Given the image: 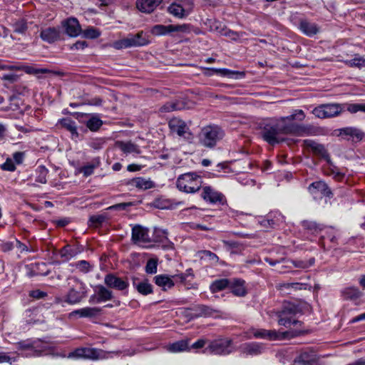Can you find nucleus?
Here are the masks:
<instances>
[{
  "instance_id": "nucleus-1",
  "label": "nucleus",
  "mask_w": 365,
  "mask_h": 365,
  "mask_svg": "<svg viewBox=\"0 0 365 365\" xmlns=\"http://www.w3.org/2000/svg\"><path fill=\"white\" fill-rule=\"evenodd\" d=\"M259 128L262 138L269 145H274L284 141L282 135H291L294 126L285 124L280 118H269L263 120Z\"/></svg>"
},
{
  "instance_id": "nucleus-2",
  "label": "nucleus",
  "mask_w": 365,
  "mask_h": 365,
  "mask_svg": "<svg viewBox=\"0 0 365 365\" xmlns=\"http://www.w3.org/2000/svg\"><path fill=\"white\" fill-rule=\"evenodd\" d=\"M110 353L119 355L121 351H110ZM110 352L105 351L102 349L96 348H88V347H80L76 349L72 352H70L68 355V358L71 359H84L91 360H98L107 359L108 354Z\"/></svg>"
},
{
  "instance_id": "nucleus-3",
  "label": "nucleus",
  "mask_w": 365,
  "mask_h": 365,
  "mask_svg": "<svg viewBox=\"0 0 365 365\" xmlns=\"http://www.w3.org/2000/svg\"><path fill=\"white\" fill-rule=\"evenodd\" d=\"M202 183L200 176L192 173H187L179 176L176 182V185L181 191L192 193L200 189Z\"/></svg>"
},
{
  "instance_id": "nucleus-4",
  "label": "nucleus",
  "mask_w": 365,
  "mask_h": 365,
  "mask_svg": "<svg viewBox=\"0 0 365 365\" xmlns=\"http://www.w3.org/2000/svg\"><path fill=\"white\" fill-rule=\"evenodd\" d=\"M17 349L23 356H38L41 352L47 349V344L40 340L32 341L30 339L20 341L16 343Z\"/></svg>"
},
{
  "instance_id": "nucleus-5",
  "label": "nucleus",
  "mask_w": 365,
  "mask_h": 365,
  "mask_svg": "<svg viewBox=\"0 0 365 365\" xmlns=\"http://www.w3.org/2000/svg\"><path fill=\"white\" fill-rule=\"evenodd\" d=\"M68 293L64 297V302L69 304H75L81 302L86 296L85 284L78 279L73 277L71 279Z\"/></svg>"
},
{
  "instance_id": "nucleus-6",
  "label": "nucleus",
  "mask_w": 365,
  "mask_h": 365,
  "mask_svg": "<svg viewBox=\"0 0 365 365\" xmlns=\"http://www.w3.org/2000/svg\"><path fill=\"white\" fill-rule=\"evenodd\" d=\"M223 135V131L217 125H208L201 130L200 141L205 147L213 148Z\"/></svg>"
},
{
  "instance_id": "nucleus-7",
  "label": "nucleus",
  "mask_w": 365,
  "mask_h": 365,
  "mask_svg": "<svg viewBox=\"0 0 365 365\" xmlns=\"http://www.w3.org/2000/svg\"><path fill=\"white\" fill-rule=\"evenodd\" d=\"M299 312L297 306L292 303H285L281 311L277 312L278 317V324L285 327H289L292 325H296L300 323L299 321L294 319L296 314Z\"/></svg>"
},
{
  "instance_id": "nucleus-8",
  "label": "nucleus",
  "mask_w": 365,
  "mask_h": 365,
  "mask_svg": "<svg viewBox=\"0 0 365 365\" xmlns=\"http://www.w3.org/2000/svg\"><path fill=\"white\" fill-rule=\"evenodd\" d=\"M346 108V104L326 103L315 107L312 113L319 118H329L336 117Z\"/></svg>"
},
{
  "instance_id": "nucleus-9",
  "label": "nucleus",
  "mask_w": 365,
  "mask_h": 365,
  "mask_svg": "<svg viewBox=\"0 0 365 365\" xmlns=\"http://www.w3.org/2000/svg\"><path fill=\"white\" fill-rule=\"evenodd\" d=\"M193 7V0H178L168 7V11L178 19H185L192 11Z\"/></svg>"
},
{
  "instance_id": "nucleus-10",
  "label": "nucleus",
  "mask_w": 365,
  "mask_h": 365,
  "mask_svg": "<svg viewBox=\"0 0 365 365\" xmlns=\"http://www.w3.org/2000/svg\"><path fill=\"white\" fill-rule=\"evenodd\" d=\"M306 115L304 112L301 109L294 110L292 113L289 115L284 117H279L280 119L284 120V123L287 125H292L294 126L293 128V131L291 132V135H300V134H308L309 130L311 128L301 125L296 123H292L294 120L302 121L304 120Z\"/></svg>"
},
{
  "instance_id": "nucleus-11",
  "label": "nucleus",
  "mask_w": 365,
  "mask_h": 365,
  "mask_svg": "<svg viewBox=\"0 0 365 365\" xmlns=\"http://www.w3.org/2000/svg\"><path fill=\"white\" fill-rule=\"evenodd\" d=\"M306 115L304 112L301 109L294 110L292 113L289 115L284 117H279L280 119L284 120V123L287 125H292L294 126L293 128V131L291 132V135H300V134H308L309 130L311 128L301 125L296 123H292L294 120L302 121L304 120Z\"/></svg>"
},
{
  "instance_id": "nucleus-12",
  "label": "nucleus",
  "mask_w": 365,
  "mask_h": 365,
  "mask_svg": "<svg viewBox=\"0 0 365 365\" xmlns=\"http://www.w3.org/2000/svg\"><path fill=\"white\" fill-rule=\"evenodd\" d=\"M149 43L143 31L135 35H129L128 37L115 41L114 47L116 49L127 48L130 47H138L145 46Z\"/></svg>"
},
{
  "instance_id": "nucleus-13",
  "label": "nucleus",
  "mask_w": 365,
  "mask_h": 365,
  "mask_svg": "<svg viewBox=\"0 0 365 365\" xmlns=\"http://www.w3.org/2000/svg\"><path fill=\"white\" fill-rule=\"evenodd\" d=\"M232 341L229 339H220L214 340L208 346L212 354L217 355H227L233 351Z\"/></svg>"
},
{
  "instance_id": "nucleus-14",
  "label": "nucleus",
  "mask_w": 365,
  "mask_h": 365,
  "mask_svg": "<svg viewBox=\"0 0 365 365\" xmlns=\"http://www.w3.org/2000/svg\"><path fill=\"white\" fill-rule=\"evenodd\" d=\"M104 283L109 288L125 292V293L128 292L129 287V282L127 277L121 278L113 273L105 276Z\"/></svg>"
},
{
  "instance_id": "nucleus-15",
  "label": "nucleus",
  "mask_w": 365,
  "mask_h": 365,
  "mask_svg": "<svg viewBox=\"0 0 365 365\" xmlns=\"http://www.w3.org/2000/svg\"><path fill=\"white\" fill-rule=\"evenodd\" d=\"M169 127L173 133L187 140H191L193 135L186 123L178 118H173L169 122Z\"/></svg>"
},
{
  "instance_id": "nucleus-16",
  "label": "nucleus",
  "mask_w": 365,
  "mask_h": 365,
  "mask_svg": "<svg viewBox=\"0 0 365 365\" xmlns=\"http://www.w3.org/2000/svg\"><path fill=\"white\" fill-rule=\"evenodd\" d=\"M201 197L204 200L212 204L219 203L224 205L227 202L222 193L217 192L210 186H205L202 187Z\"/></svg>"
},
{
  "instance_id": "nucleus-17",
  "label": "nucleus",
  "mask_w": 365,
  "mask_h": 365,
  "mask_svg": "<svg viewBox=\"0 0 365 365\" xmlns=\"http://www.w3.org/2000/svg\"><path fill=\"white\" fill-rule=\"evenodd\" d=\"M253 336L257 339H267L269 340L284 339L289 335L287 331L280 332L276 330H267L264 329H255L252 331Z\"/></svg>"
},
{
  "instance_id": "nucleus-18",
  "label": "nucleus",
  "mask_w": 365,
  "mask_h": 365,
  "mask_svg": "<svg viewBox=\"0 0 365 365\" xmlns=\"http://www.w3.org/2000/svg\"><path fill=\"white\" fill-rule=\"evenodd\" d=\"M132 240L135 243H148L155 241L150 236L148 229L140 225H135L133 227Z\"/></svg>"
},
{
  "instance_id": "nucleus-19",
  "label": "nucleus",
  "mask_w": 365,
  "mask_h": 365,
  "mask_svg": "<svg viewBox=\"0 0 365 365\" xmlns=\"http://www.w3.org/2000/svg\"><path fill=\"white\" fill-rule=\"evenodd\" d=\"M277 288L282 292L287 294H292V292L299 290H310L312 285L307 282H286L277 285Z\"/></svg>"
},
{
  "instance_id": "nucleus-20",
  "label": "nucleus",
  "mask_w": 365,
  "mask_h": 365,
  "mask_svg": "<svg viewBox=\"0 0 365 365\" xmlns=\"http://www.w3.org/2000/svg\"><path fill=\"white\" fill-rule=\"evenodd\" d=\"M113 298V292L103 285L96 287V294L90 297V303H101L111 300Z\"/></svg>"
},
{
  "instance_id": "nucleus-21",
  "label": "nucleus",
  "mask_w": 365,
  "mask_h": 365,
  "mask_svg": "<svg viewBox=\"0 0 365 365\" xmlns=\"http://www.w3.org/2000/svg\"><path fill=\"white\" fill-rule=\"evenodd\" d=\"M229 288L230 292L236 297H244L247 294L246 282L240 278L230 279Z\"/></svg>"
},
{
  "instance_id": "nucleus-22",
  "label": "nucleus",
  "mask_w": 365,
  "mask_h": 365,
  "mask_svg": "<svg viewBox=\"0 0 365 365\" xmlns=\"http://www.w3.org/2000/svg\"><path fill=\"white\" fill-rule=\"evenodd\" d=\"M65 32L71 37L78 36L81 33V27L77 19L68 18L62 22Z\"/></svg>"
},
{
  "instance_id": "nucleus-23",
  "label": "nucleus",
  "mask_w": 365,
  "mask_h": 365,
  "mask_svg": "<svg viewBox=\"0 0 365 365\" xmlns=\"http://www.w3.org/2000/svg\"><path fill=\"white\" fill-rule=\"evenodd\" d=\"M339 135L344 136L346 140L352 141H360L364 137V133L356 128L346 127L339 130Z\"/></svg>"
},
{
  "instance_id": "nucleus-24",
  "label": "nucleus",
  "mask_w": 365,
  "mask_h": 365,
  "mask_svg": "<svg viewBox=\"0 0 365 365\" xmlns=\"http://www.w3.org/2000/svg\"><path fill=\"white\" fill-rule=\"evenodd\" d=\"M210 73H206L207 76H211L213 73L223 77L230 78L240 79L245 77V73L243 71H232L227 68H206Z\"/></svg>"
},
{
  "instance_id": "nucleus-25",
  "label": "nucleus",
  "mask_w": 365,
  "mask_h": 365,
  "mask_svg": "<svg viewBox=\"0 0 365 365\" xmlns=\"http://www.w3.org/2000/svg\"><path fill=\"white\" fill-rule=\"evenodd\" d=\"M40 37L45 42L53 43L61 39V32L56 27H48L41 31Z\"/></svg>"
},
{
  "instance_id": "nucleus-26",
  "label": "nucleus",
  "mask_w": 365,
  "mask_h": 365,
  "mask_svg": "<svg viewBox=\"0 0 365 365\" xmlns=\"http://www.w3.org/2000/svg\"><path fill=\"white\" fill-rule=\"evenodd\" d=\"M190 315L192 318L211 317L215 311L211 307L204 304H196L190 308Z\"/></svg>"
},
{
  "instance_id": "nucleus-27",
  "label": "nucleus",
  "mask_w": 365,
  "mask_h": 365,
  "mask_svg": "<svg viewBox=\"0 0 365 365\" xmlns=\"http://www.w3.org/2000/svg\"><path fill=\"white\" fill-rule=\"evenodd\" d=\"M132 281L133 286L139 294L146 296L153 292V285L149 283L147 279L140 282H138V279L135 277H133Z\"/></svg>"
},
{
  "instance_id": "nucleus-28",
  "label": "nucleus",
  "mask_w": 365,
  "mask_h": 365,
  "mask_svg": "<svg viewBox=\"0 0 365 365\" xmlns=\"http://www.w3.org/2000/svg\"><path fill=\"white\" fill-rule=\"evenodd\" d=\"M299 29L307 36H313L319 31V28L317 24L310 22L305 19L299 20Z\"/></svg>"
},
{
  "instance_id": "nucleus-29",
  "label": "nucleus",
  "mask_w": 365,
  "mask_h": 365,
  "mask_svg": "<svg viewBox=\"0 0 365 365\" xmlns=\"http://www.w3.org/2000/svg\"><path fill=\"white\" fill-rule=\"evenodd\" d=\"M308 190L312 195L320 192L324 196L329 197L332 196L331 190L324 181H316L311 183L308 187Z\"/></svg>"
},
{
  "instance_id": "nucleus-30",
  "label": "nucleus",
  "mask_w": 365,
  "mask_h": 365,
  "mask_svg": "<svg viewBox=\"0 0 365 365\" xmlns=\"http://www.w3.org/2000/svg\"><path fill=\"white\" fill-rule=\"evenodd\" d=\"M162 1L163 0H137L136 6L142 12L151 13Z\"/></svg>"
},
{
  "instance_id": "nucleus-31",
  "label": "nucleus",
  "mask_w": 365,
  "mask_h": 365,
  "mask_svg": "<svg viewBox=\"0 0 365 365\" xmlns=\"http://www.w3.org/2000/svg\"><path fill=\"white\" fill-rule=\"evenodd\" d=\"M115 145L125 154L141 153L139 146L131 141H116Z\"/></svg>"
},
{
  "instance_id": "nucleus-32",
  "label": "nucleus",
  "mask_w": 365,
  "mask_h": 365,
  "mask_svg": "<svg viewBox=\"0 0 365 365\" xmlns=\"http://www.w3.org/2000/svg\"><path fill=\"white\" fill-rule=\"evenodd\" d=\"M263 346L257 342L245 343L242 345L241 350L247 355H258L263 351Z\"/></svg>"
},
{
  "instance_id": "nucleus-33",
  "label": "nucleus",
  "mask_w": 365,
  "mask_h": 365,
  "mask_svg": "<svg viewBox=\"0 0 365 365\" xmlns=\"http://www.w3.org/2000/svg\"><path fill=\"white\" fill-rule=\"evenodd\" d=\"M153 281L158 287H162L163 290H167L174 287L175 283L172 277H169L166 274L156 275L153 278Z\"/></svg>"
},
{
  "instance_id": "nucleus-34",
  "label": "nucleus",
  "mask_w": 365,
  "mask_h": 365,
  "mask_svg": "<svg viewBox=\"0 0 365 365\" xmlns=\"http://www.w3.org/2000/svg\"><path fill=\"white\" fill-rule=\"evenodd\" d=\"M101 309L99 307H84L75 310L71 313V315L78 314L81 317H96L100 314Z\"/></svg>"
},
{
  "instance_id": "nucleus-35",
  "label": "nucleus",
  "mask_w": 365,
  "mask_h": 365,
  "mask_svg": "<svg viewBox=\"0 0 365 365\" xmlns=\"http://www.w3.org/2000/svg\"><path fill=\"white\" fill-rule=\"evenodd\" d=\"M129 185L140 190H148L155 187V183L152 180L140 177L133 178Z\"/></svg>"
},
{
  "instance_id": "nucleus-36",
  "label": "nucleus",
  "mask_w": 365,
  "mask_h": 365,
  "mask_svg": "<svg viewBox=\"0 0 365 365\" xmlns=\"http://www.w3.org/2000/svg\"><path fill=\"white\" fill-rule=\"evenodd\" d=\"M101 165V159L99 157L94 158L91 163L81 167L79 170L81 173H83L84 177H88L91 175L94 170L99 167Z\"/></svg>"
},
{
  "instance_id": "nucleus-37",
  "label": "nucleus",
  "mask_w": 365,
  "mask_h": 365,
  "mask_svg": "<svg viewBox=\"0 0 365 365\" xmlns=\"http://www.w3.org/2000/svg\"><path fill=\"white\" fill-rule=\"evenodd\" d=\"M184 201H174L169 200H158L155 201V206L159 209H175L180 205H185Z\"/></svg>"
},
{
  "instance_id": "nucleus-38",
  "label": "nucleus",
  "mask_w": 365,
  "mask_h": 365,
  "mask_svg": "<svg viewBox=\"0 0 365 365\" xmlns=\"http://www.w3.org/2000/svg\"><path fill=\"white\" fill-rule=\"evenodd\" d=\"M230 279L222 278L216 279L212 282L210 289L212 293L220 292L226 288H229Z\"/></svg>"
},
{
  "instance_id": "nucleus-39",
  "label": "nucleus",
  "mask_w": 365,
  "mask_h": 365,
  "mask_svg": "<svg viewBox=\"0 0 365 365\" xmlns=\"http://www.w3.org/2000/svg\"><path fill=\"white\" fill-rule=\"evenodd\" d=\"M59 124L61 127L64 128L71 133L73 138L78 137L77 127L75 121L71 118H66L59 120Z\"/></svg>"
},
{
  "instance_id": "nucleus-40",
  "label": "nucleus",
  "mask_w": 365,
  "mask_h": 365,
  "mask_svg": "<svg viewBox=\"0 0 365 365\" xmlns=\"http://www.w3.org/2000/svg\"><path fill=\"white\" fill-rule=\"evenodd\" d=\"M108 219L109 216L107 213L91 215L88 220V226L94 227H101Z\"/></svg>"
},
{
  "instance_id": "nucleus-41",
  "label": "nucleus",
  "mask_w": 365,
  "mask_h": 365,
  "mask_svg": "<svg viewBox=\"0 0 365 365\" xmlns=\"http://www.w3.org/2000/svg\"><path fill=\"white\" fill-rule=\"evenodd\" d=\"M184 104L180 101H169L165 103L160 108L162 113H168L174 110H180L184 108Z\"/></svg>"
},
{
  "instance_id": "nucleus-42",
  "label": "nucleus",
  "mask_w": 365,
  "mask_h": 365,
  "mask_svg": "<svg viewBox=\"0 0 365 365\" xmlns=\"http://www.w3.org/2000/svg\"><path fill=\"white\" fill-rule=\"evenodd\" d=\"M270 223L271 227L279 225L284 220V217L278 211H272L266 217Z\"/></svg>"
},
{
  "instance_id": "nucleus-43",
  "label": "nucleus",
  "mask_w": 365,
  "mask_h": 365,
  "mask_svg": "<svg viewBox=\"0 0 365 365\" xmlns=\"http://www.w3.org/2000/svg\"><path fill=\"white\" fill-rule=\"evenodd\" d=\"M14 32L20 34H25L28 29L27 21L24 19H19L12 24Z\"/></svg>"
},
{
  "instance_id": "nucleus-44",
  "label": "nucleus",
  "mask_w": 365,
  "mask_h": 365,
  "mask_svg": "<svg viewBox=\"0 0 365 365\" xmlns=\"http://www.w3.org/2000/svg\"><path fill=\"white\" fill-rule=\"evenodd\" d=\"M341 293L346 299H355L361 296V293L359 289L355 287L345 288Z\"/></svg>"
},
{
  "instance_id": "nucleus-45",
  "label": "nucleus",
  "mask_w": 365,
  "mask_h": 365,
  "mask_svg": "<svg viewBox=\"0 0 365 365\" xmlns=\"http://www.w3.org/2000/svg\"><path fill=\"white\" fill-rule=\"evenodd\" d=\"M86 125L91 131L96 132L102 126L103 121L97 115H93L86 121Z\"/></svg>"
},
{
  "instance_id": "nucleus-46",
  "label": "nucleus",
  "mask_w": 365,
  "mask_h": 365,
  "mask_svg": "<svg viewBox=\"0 0 365 365\" xmlns=\"http://www.w3.org/2000/svg\"><path fill=\"white\" fill-rule=\"evenodd\" d=\"M170 27H172V24L168 26L157 24L152 28L151 33L156 36L167 35L173 32Z\"/></svg>"
},
{
  "instance_id": "nucleus-47",
  "label": "nucleus",
  "mask_w": 365,
  "mask_h": 365,
  "mask_svg": "<svg viewBox=\"0 0 365 365\" xmlns=\"http://www.w3.org/2000/svg\"><path fill=\"white\" fill-rule=\"evenodd\" d=\"M312 152L315 155H317L324 158L329 165H332V161L330 158V156L323 145L319 143L317 147L314 148Z\"/></svg>"
},
{
  "instance_id": "nucleus-48",
  "label": "nucleus",
  "mask_w": 365,
  "mask_h": 365,
  "mask_svg": "<svg viewBox=\"0 0 365 365\" xmlns=\"http://www.w3.org/2000/svg\"><path fill=\"white\" fill-rule=\"evenodd\" d=\"M302 226L312 234H317L322 230L321 225L313 221L304 220L302 222Z\"/></svg>"
},
{
  "instance_id": "nucleus-49",
  "label": "nucleus",
  "mask_w": 365,
  "mask_h": 365,
  "mask_svg": "<svg viewBox=\"0 0 365 365\" xmlns=\"http://www.w3.org/2000/svg\"><path fill=\"white\" fill-rule=\"evenodd\" d=\"M346 64L350 67L365 68V58L356 54L354 58L346 61Z\"/></svg>"
},
{
  "instance_id": "nucleus-50",
  "label": "nucleus",
  "mask_w": 365,
  "mask_h": 365,
  "mask_svg": "<svg viewBox=\"0 0 365 365\" xmlns=\"http://www.w3.org/2000/svg\"><path fill=\"white\" fill-rule=\"evenodd\" d=\"M36 172L38 175L36 176V181L42 184L46 183V176L48 172V169L43 165H40L37 168Z\"/></svg>"
},
{
  "instance_id": "nucleus-51",
  "label": "nucleus",
  "mask_w": 365,
  "mask_h": 365,
  "mask_svg": "<svg viewBox=\"0 0 365 365\" xmlns=\"http://www.w3.org/2000/svg\"><path fill=\"white\" fill-rule=\"evenodd\" d=\"M25 73L28 74L38 75L51 73V71L46 68H36L32 66H24L21 68Z\"/></svg>"
},
{
  "instance_id": "nucleus-52",
  "label": "nucleus",
  "mask_w": 365,
  "mask_h": 365,
  "mask_svg": "<svg viewBox=\"0 0 365 365\" xmlns=\"http://www.w3.org/2000/svg\"><path fill=\"white\" fill-rule=\"evenodd\" d=\"M187 349V344L185 341H178L169 346L168 349L173 352H179Z\"/></svg>"
},
{
  "instance_id": "nucleus-53",
  "label": "nucleus",
  "mask_w": 365,
  "mask_h": 365,
  "mask_svg": "<svg viewBox=\"0 0 365 365\" xmlns=\"http://www.w3.org/2000/svg\"><path fill=\"white\" fill-rule=\"evenodd\" d=\"M346 109L351 113H356L359 111L365 113V103H346Z\"/></svg>"
},
{
  "instance_id": "nucleus-54",
  "label": "nucleus",
  "mask_w": 365,
  "mask_h": 365,
  "mask_svg": "<svg viewBox=\"0 0 365 365\" xmlns=\"http://www.w3.org/2000/svg\"><path fill=\"white\" fill-rule=\"evenodd\" d=\"M145 270L147 274H155L158 271V260L153 258L148 259L146 263Z\"/></svg>"
},
{
  "instance_id": "nucleus-55",
  "label": "nucleus",
  "mask_w": 365,
  "mask_h": 365,
  "mask_svg": "<svg viewBox=\"0 0 365 365\" xmlns=\"http://www.w3.org/2000/svg\"><path fill=\"white\" fill-rule=\"evenodd\" d=\"M83 34L84 37L91 39L97 38L101 36V32L93 27H89L85 29Z\"/></svg>"
},
{
  "instance_id": "nucleus-56",
  "label": "nucleus",
  "mask_w": 365,
  "mask_h": 365,
  "mask_svg": "<svg viewBox=\"0 0 365 365\" xmlns=\"http://www.w3.org/2000/svg\"><path fill=\"white\" fill-rule=\"evenodd\" d=\"M76 267L77 269H79V271H81V272H82L83 273H88L92 269V266L86 260H80V261H78L76 263Z\"/></svg>"
},
{
  "instance_id": "nucleus-57",
  "label": "nucleus",
  "mask_w": 365,
  "mask_h": 365,
  "mask_svg": "<svg viewBox=\"0 0 365 365\" xmlns=\"http://www.w3.org/2000/svg\"><path fill=\"white\" fill-rule=\"evenodd\" d=\"M312 361V359H309V356L308 354L302 353L297 357V359L295 360V365H309L311 364Z\"/></svg>"
},
{
  "instance_id": "nucleus-58",
  "label": "nucleus",
  "mask_w": 365,
  "mask_h": 365,
  "mask_svg": "<svg viewBox=\"0 0 365 365\" xmlns=\"http://www.w3.org/2000/svg\"><path fill=\"white\" fill-rule=\"evenodd\" d=\"M105 143L106 140L104 138H96L89 143V146L94 150H98L103 148Z\"/></svg>"
},
{
  "instance_id": "nucleus-59",
  "label": "nucleus",
  "mask_w": 365,
  "mask_h": 365,
  "mask_svg": "<svg viewBox=\"0 0 365 365\" xmlns=\"http://www.w3.org/2000/svg\"><path fill=\"white\" fill-rule=\"evenodd\" d=\"M17 361V357H10L6 352H0V364L9 363L14 365V362Z\"/></svg>"
},
{
  "instance_id": "nucleus-60",
  "label": "nucleus",
  "mask_w": 365,
  "mask_h": 365,
  "mask_svg": "<svg viewBox=\"0 0 365 365\" xmlns=\"http://www.w3.org/2000/svg\"><path fill=\"white\" fill-rule=\"evenodd\" d=\"M61 257H64L66 260L71 259L74 256V252L70 248L68 245L63 247L60 250Z\"/></svg>"
},
{
  "instance_id": "nucleus-61",
  "label": "nucleus",
  "mask_w": 365,
  "mask_h": 365,
  "mask_svg": "<svg viewBox=\"0 0 365 365\" xmlns=\"http://www.w3.org/2000/svg\"><path fill=\"white\" fill-rule=\"evenodd\" d=\"M3 170L13 172L16 170V165L11 158H7L6 162L1 165Z\"/></svg>"
},
{
  "instance_id": "nucleus-62",
  "label": "nucleus",
  "mask_w": 365,
  "mask_h": 365,
  "mask_svg": "<svg viewBox=\"0 0 365 365\" xmlns=\"http://www.w3.org/2000/svg\"><path fill=\"white\" fill-rule=\"evenodd\" d=\"M130 202H121L111 205L106 208L107 210H124L128 207L130 206Z\"/></svg>"
},
{
  "instance_id": "nucleus-63",
  "label": "nucleus",
  "mask_w": 365,
  "mask_h": 365,
  "mask_svg": "<svg viewBox=\"0 0 365 365\" xmlns=\"http://www.w3.org/2000/svg\"><path fill=\"white\" fill-rule=\"evenodd\" d=\"M173 29V32H182L187 33L189 32V25L187 24H182V25H173L170 27Z\"/></svg>"
},
{
  "instance_id": "nucleus-64",
  "label": "nucleus",
  "mask_w": 365,
  "mask_h": 365,
  "mask_svg": "<svg viewBox=\"0 0 365 365\" xmlns=\"http://www.w3.org/2000/svg\"><path fill=\"white\" fill-rule=\"evenodd\" d=\"M29 296L32 298H35L37 299H43L47 296V294L43 291L39 289L32 290L29 293Z\"/></svg>"
}]
</instances>
